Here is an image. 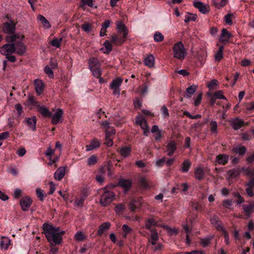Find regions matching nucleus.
I'll list each match as a JSON object with an SVG mask.
<instances>
[{
  "label": "nucleus",
  "mask_w": 254,
  "mask_h": 254,
  "mask_svg": "<svg viewBox=\"0 0 254 254\" xmlns=\"http://www.w3.org/2000/svg\"><path fill=\"white\" fill-rule=\"evenodd\" d=\"M157 221L153 217L145 220L144 227L146 229L151 231L153 226L157 225Z\"/></svg>",
  "instance_id": "nucleus-27"
},
{
  "label": "nucleus",
  "mask_w": 254,
  "mask_h": 254,
  "mask_svg": "<svg viewBox=\"0 0 254 254\" xmlns=\"http://www.w3.org/2000/svg\"><path fill=\"white\" fill-rule=\"evenodd\" d=\"M139 183L140 186L144 189H149L151 187V184L145 177L140 178Z\"/></svg>",
  "instance_id": "nucleus-40"
},
{
  "label": "nucleus",
  "mask_w": 254,
  "mask_h": 254,
  "mask_svg": "<svg viewBox=\"0 0 254 254\" xmlns=\"http://www.w3.org/2000/svg\"><path fill=\"white\" fill-rule=\"evenodd\" d=\"M63 40L62 38L58 39L57 38H54L50 42L51 44L54 47L59 48L61 46V43Z\"/></svg>",
  "instance_id": "nucleus-47"
},
{
  "label": "nucleus",
  "mask_w": 254,
  "mask_h": 254,
  "mask_svg": "<svg viewBox=\"0 0 254 254\" xmlns=\"http://www.w3.org/2000/svg\"><path fill=\"white\" fill-rule=\"evenodd\" d=\"M89 64L90 69L99 68L101 65L99 60L97 58H91L89 60Z\"/></svg>",
  "instance_id": "nucleus-32"
},
{
  "label": "nucleus",
  "mask_w": 254,
  "mask_h": 254,
  "mask_svg": "<svg viewBox=\"0 0 254 254\" xmlns=\"http://www.w3.org/2000/svg\"><path fill=\"white\" fill-rule=\"evenodd\" d=\"M25 121L30 128H31L33 130H35L36 129V124L37 121L36 117L35 116H33L31 118H26Z\"/></svg>",
  "instance_id": "nucleus-30"
},
{
  "label": "nucleus",
  "mask_w": 254,
  "mask_h": 254,
  "mask_svg": "<svg viewBox=\"0 0 254 254\" xmlns=\"http://www.w3.org/2000/svg\"><path fill=\"white\" fill-rule=\"evenodd\" d=\"M35 91L38 95L43 94L45 87L43 81L39 79H36L34 81Z\"/></svg>",
  "instance_id": "nucleus-13"
},
{
  "label": "nucleus",
  "mask_w": 254,
  "mask_h": 254,
  "mask_svg": "<svg viewBox=\"0 0 254 254\" xmlns=\"http://www.w3.org/2000/svg\"><path fill=\"white\" fill-rule=\"evenodd\" d=\"M37 19L42 22V23L44 26L47 27L48 28H50L51 27V25L49 22L43 15L40 14L38 15L37 16Z\"/></svg>",
  "instance_id": "nucleus-44"
},
{
  "label": "nucleus",
  "mask_w": 254,
  "mask_h": 254,
  "mask_svg": "<svg viewBox=\"0 0 254 254\" xmlns=\"http://www.w3.org/2000/svg\"><path fill=\"white\" fill-rule=\"evenodd\" d=\"M84 198L81 197L80 198H76L74 201V204L76 206L82 207L84 204Z\"/></svg>",
  "instance_id": "nucleus-60"
},
{
  "label": "nucleus",
  "mask_w": 254,
  "mask_h": 254,
  "mask_svg": "<svg viewBox=\"0 0 254 254\" xmlns=\"http://www.w3.org/2000/svg\"><path fill=\"white\" fill-rule=\"evenodd\" d=\"M210 131L212 133L217 134V124L216 121H212L210 122Z\"/></svg>",
  "instance_id": "nucleus-45"
},
{
  "label": "nucleus",
  "mask_w": 254,
  "mask_h": 254,
  "mask_svg": "<svg viewBox=\"0 0 254 254\" xmlns=\"http://www.w3.org/2000/svg\"><path fill=\"white\" fill-rule=\"evenodd\" d=\"M92 25L89 23H85L81 25V28L82 30L86 32H89L92 29Z\"/></svg>",
  "instance_id": "nucleus-50"
},
{
  "label": "nucleus",
  "mask_w": 254,
  "mask_h": 254,
  "mask_svg": "<svg viewBox=\"0 0 254 254\" xmlns=\"http://www.w3.org/2000/svg\"><path fill=\"white\" fill-rule=\"evenodd\" d=\"M150 238L148 239V243L152 245H156L157 242L159 240V236L156 229H152L150 231Z\"/></svg>",
  "instance_id": "nucleus-18"
},
{
  "label": "nucleus",
  "mask_w": 254,
  "mask_h": 254,
  "mask_svg": "<svg viewBox=\"0 0 254 254\" xmlns=\"http://www.w3.org/2000/svg\"><path fill=\"white\" fill-rule=\"evenodd\" d=\"M247 151V149L245 146H241L238 147L234 148L232 152L234 153L238 154L239 155H244Z\"/></svg>",
  "instance_id": "nucleus-34"
},
{
  "label": "nucleus",
  "mask_w": 254,
  "mask_h": 254,
  "mask_svg": "<svg viewBox=\"0 0 254 254\" xmlns=\"http://www.w3.org/2000/svg\"><path fill=\"white\" fill-rule=\"evenodd\" d=\"M27 105L38 107L39 105L33 95L31 94H28Z\"/></svg>",
  "instance_id": "nucleus-33"
},
{
  "label": "nucleus",
  "mask_w": 254,
  "mask_h": 254,
  "mask_svg": "<svg viewBox=\"0 0 254 254\" xmlns=\"http://www.w3.org/2000/svg\"><path fill=\"white\" fill-rule=\"evenodd\" d=\"M228 0H213V3L215 7L220 9L224 7L227 3Z\"/></svg>",
  "instance_id": "nucleus-37"
},
{
  "label": "nucleus",
  "mask_w": 254,
  "mask_h": 254,
  "mask_svg": "<svg viewBox=\"0 0 254 254\" xmlns=\"http://www.w3.org/2000/svg\"><path fill=\"white\" fill-rule=\"evenodd\" d=\"M123 230L125 233V235H124V237L125 238H127V235L130 233L131 232V228H130L127 225L124 224L122 227Z\"/></svg>",
  "instance_id": "nucleus-59"
},
{
  "label": "nucleus",
  "mask_w": 254,
  "mask_h": 254,
  "mask_svg": "<svg viewBox=\"0 0 254 254\" xmlns=\"http://www.w3.org/2000/svg\"><path fill=\"white\" fill-rule=\"evenodd\" d=\"M131 151V148L129 146L122 147L118 150V152L120 153L121 155L124 158L128 157L130 155Z\"/></svg>",
  "instance_id": "nucleus-31"
},
{
  "label": "nucleus",
  "mask_w": 254,
  "mask_h": 254,
  "mask_svg": "<svg viewBox=\"0 0 254 254\" xmlns=\"http://www.w3.org/2000/svg\"><path fill=\"white\" fill-rule=\"evenodd\" d=\"M115 194L113 191L105 190L101 196L100 202L102 206H108L113 200Z\"/></svg>",
  "instance_id": "nucleus-4"
},
{
  "label": "nucleus",
  "mask_w": 254,
  "mask_h": 254,
  "mask_svg": "<svg viewBox=\"0 0 254 254\" xmlns=\"http://www.w3.org/2000/svg\"><path fill=\"white\" fill-rule=\"evenodd\" d=\"M166 158L165 157H163L162 158L158 159L156 162V165L158 167H161L166 163Z\"/></svg>",
  "instance_id": "nucleus-63"
},
{
  "label": "nucleus",
  "mask_w": 254,
  "mask_h": 254,
  "mask_svg": "<svg viewBox=\"0 0 254 254\" xmlns=\"http://www.w3.org/2000/svg\"><path fill=\"white\" fill-rule=\"evenodd\" d=\"M100 144L101 141L97 138H94L91 140L89 144L86 145V150L89 151L98 148L100 146Z\"/></svg>",
  "instance_id": "nucleus-14"
},
{
  "label": "nucleus",
  "mask_w": 254,
  "mask_h": 254,
  "mask_svg": "<svg viewBox=\"0 0 254 254\" xmlns=\"http://www.w3.org/2000/svg\"><path fill=\"white\" fill-rule=\"evenodd\" d=\"M245 174L251 179L254 178V169H247L245 170Z\"/></svg>",
  "instance_id": "nucleus-64"
},
{
  "label": "nucleus",
  "mask_w": 254,
  "mask_h": 254,
  "mask_svg": "<svg viewBox=\"0 0 254 254\" xmlns=\"http://www.w3.org/2000/svg\"><path fill=\"white\" fill-rule=\"evenodd\" d=\"M227 174L229 178L233 179L237 177L240 175V170L239 169H233L227 172Z\"/></svg>",
  "instance_id": "nucleus-38"
},
{
  "label": "nucleus",
  "mask_w": 254,
  "mask_h": 254,
  "mask_svg": "<svg viewBox=\"0 0 254 254\" xmlns=\"http://www.w3.org/2000/svg\"><path fill=\"white\" fill-rule=\"evenodd\" d=\"M10 243V240L7 237H2L0 246L1 249H7Z\"/></svg>",
  "instance_id": "nucleus-39"
},
{
  "label": "nucleus",
  "mask_w": 254,
  "mask_h": 254,
  "mask_svg": "<svg viewBox=\"0 0 254 254\" xmlns=\"http://www.w3.org/2000/svg\"><path fill=\"white\" fill-rule=\"evenodd\" d=\"M15 50L14 43L13 42L3 45L1 47L0 51L2 54L6 55L9 54H11L14 53Z\"/></svg>",
  "instance_id": "nucleus-11"
},
{
  "label": "nucleus",
  "mask_w": 254,
  "mask_h": 254,
  "mask_svg": "<svg viewBox=\"0 0 254 254\" xmlns=\"http://www.w3.org/2000/svg\"><path fill=\"white\" fill-rule=\"evenodd\" d=\"M197 86L191 85L188 87L186 89L187 94L185 96L186 97H190L191 95H193L196 90Z\"/></svg>",
  "instance_id": "nucleus-41"
},
{
  "label": "nucleus",
  "mask_w": 254,
  "mask_h": 254,
  "mask_svg": "<svg viewBox=\"0 0 254 254\" xmlns=\"http://www.w3.org/2000/svg\"><path fill=\"white\" fill-rule=\"evenodd\" d=\"M213 238L214 236L211 235L205 238L201 239L200 241V243L203 247H206L210 244L211 240Z\"/></svg>",
  "instance_id": "nucleus-36"
},
{
  "label": "nucleus",
  "mask_w": 254,
  "mask_h": 254,
  "mask_svg": "<svg viewBox=\"0 0 254 254\" xmlns=\"http://www.w3.org/2000/svg\"><path fill=\"white\" fill-rule=\"evenodd\" d=\"M43 229L46 237L49 243L53 245H59L62 241V235L65 231H60V227H55L52 225L45 223Z\"/></svg>",
  "instance_id": "nucleus-1"
},
{
  "label": "nucleus",
  "mask_w": 254,
  "mask_h": 254,
  "mask_svg": "<svg viewBox=\"0 0 254 254\" xmlns=\"http://www.w3.org/2000/svg\"><path fill=\"white\" fill-rule=\"evenodd\" d=\"M197 18L196 14L188 13L187 15L185 16V21L186 23L190 21H194Z\"/></svg>",
  "instance_id": "nucleus-46"
},
{
  "label": "nucleus",
  "mask_w": 254,
  "mask_h": 254,
  "mask_svg": "<svg viewBox=\"0 0 254 254\" xmlns=\"http://www.w3.org/2000/svg\"><path fill=\"white\" fill-rule=\"evenodd\" d=\"M121 34L118 33V34H114L111 36V42L117 46L122 45L127 40V35L125 36L123 34L122 36Z\"/></svg>",
  "instance_id": "nucleus-9"
},
{
  "label": "nucleus",
  "mask_w": 254,
  "mask_h": 254,
  "mask_svg": "<svg viewBox=\"0 0 254 254\" xmlns=\"http://www.w3.org/2000/svg\"><path fill=\"white\" fill-rule=\"evenodd\" d=\"M123 80L121 78H117L114 79L110 84V87L113 90V94L119 95L120 93V90L119 89Z\"/></svg>",
  "instance_id": "nucleus-7"
},
{
  "label": "nucleus",
  "mask_w": 254,
  "mask_h": 254,
  "mask_svg": "<svg viewBox=\"0 0 254 254\" xmlns=\"http://www.w3.org/2000/svg\"><path fill=\"white\" fill-rule=\"evenodd\" d=\"M213 94L216 99H226V97L223 95V92L222 90L217 91Z\"/></svg>",
  "instance_id": "nucleus-54"
},
{
  "label": "nucleus",
  "mask_w": 254,
  "mask_h": 254,
  "mask_svg": "<svg viewBox=\"0 0 254 254\" xmlns=\"http://www.w3.org/2000/svg\"><path fill=\"white\" fill-rule=\"evenodd\" d=\"M230 124L235 130H237L242 127L247 125V124L244 120L238 118L232 119L230 121Z\"/></svg>",
  "instance_id": "nucleus-8"
},
{
  "label": "nucleus",
  "mask_w": 254,
  "mask_h": 254,
  "mask_svg": "<svg viewBox=\"0 0 254 254\" xmlns=\"http://www.w3.org/2000/svg\"><path fill=\"white\" fill-rule=\"evenodd\" d=\"M38 111L44 117H51L52 113L46 108L45 106H38Z\"/></svg>",
  "instance_id": "nucleus-26"
},
{
  "label": "nucleus",
  "mask_w": 254,
  "mask_h": 254,
  "mask_svg": "<svg viewBox=\"0 0 254 254\" xmlns=\"http://www.w3.org/2000/svg\"><path fill=\"white\" fill-rule=\"evenodd\" d=\"M24 37V35H22L20 41H17L19 39V35L18 34L12 35H7L5 37L7 42L9 43H14V48L15 49L14 53L20 56L24 55L27 51L26 46L21 42Z\"/></svg>",
  "instance_id": "nucleus-2"
},
{
  "label": "nucleus",
  "mask_w": 254,
  "mask_h": 254,
  "mask_svg": "<svg viewBox=\"0 0 254 254\" xmlns=\"http://www.w3.org/2000/svg\"><path fill=\"white\" fill-rule=\"evenodd\" d=\"M117 28L118 29V33H123L125 36L127 35L128 30L125 25V24L122 21L117 22Z\"/></svg>",
  "instance_id": "nucleus-29"
},
{
  "label": "nucleus",
  "mask_w": 254,
  "mask_h": 254,
  "mask_svg": "<svg viewBox=\"0 0 254 254\" xmlns=\"http://www.w3.org/2000/svg\"><path fill=\"white\" fill-rule=\"evenodd\" d=\"M229 156L225 154H220L216 156L215 165H225L229 161Z\"/></svg>",
  "instance_id": "nucleus-12"
},
{
  "label": "nucleus",
  "mask_w": 254,
  "mask_h": 254,
  "mask_svg": "<svg viewBox=\"0 0 254 254\" xmlns=\"http://www.w3.org/2000/svg\"><path fill=\"white\" fill-rule=\"evenodd\" d=\"M223 49H224V47L223 46H221L219 48V50L218 51V52L216 53V54L215 55V59L216 61L219 62L223 59Z\"/></svg>",
  "instance_id": "nucleus-42"
},
{
  "label": "nucleus",
  "mask_w": 254,
  "mask_h": 254,
  "mask_svg": "<svg viewBox=\"0 0 254 254\" xmlns=\"http://www.w3.org/2000/svg\"><path fill=\"white\" fill-rule=\"evenodd\" d=\"M65 167H59L54 174V178L58 181H60L64 176L65 173Z\"/></svg>",
  "instance_id": "nucleus-21"
},
{
  "label": "nucleus",
  "mask_w": 254,
  "mask_h": 254,
  "mask_svg": "<svg viewBox=\"0 0 254 254\" xmlns=\"http://www.w3.org/2000/svg\"><path fill=\"white\" fill-rule=\"evenodd\" d=\"M136 124L139 126L143 130V133L147 136L149 132V127L145 119L142 116H138L136 117Z\"/></svg>",
  "instance_id": "nucleus-6"
},
{
  "label": "nucleus",
  "mask_w": 254,
  "mask_h": 254,
  "mask_svg": "<svg viewBox=\"0 0 254 254\" xmlns=\"http://www.w3.org/2000/svg\"><path fill=\"white\" fill-rule=\"evenodd\" d=\"M233 195L234 197L238 198L237 200L236 201L237 204H240L244 202V198L241 195L239 192H234L233 193Z\"/></svg>",
  "instance_id": "nucleus-53"
},
{
  "label": "nucleus",
  "mask_w": 254,
  "mask_h": 254,
  "mask_svg": "<svg viewBox=\"0 0 254 254\" xmlns=\"http://www.w3.org/2000/svg\"><path fill=\"white\" fill-rule=\"evenodd\" d=\"M64 114L63 111L61 109H58L56 113L51 116L52 117V124L53 125L58 124L61 119L62 118Z\"/></svg>",
  "instance_id": "nucleus-16"
},
{
  "label": "nucleus",
  "mask_w": 254,
  "mask_h": 254,
  "mask_svg": "<svg viewBox=\"0 0 254 254\" xmlns=\"http://www.w3.org/2000/svg\"><path fill=\"white\" fill-rule=\"evenodd\" d=\"M53 68L50 67L49 65L46 66L44 68V71L46 74L51 78H53L54 77V72L52 70Z\"/></svg>",
  "instance_id": "nucleus-49"
},
{
  "label": "nucleus",
  "mask_w": 254,
  "mask_h": 254,
  "mask_svg": "<svg viewBox=\"0 0 254 254\" xmlns=\"http://www.w3.org/2000/svg\"><path fill=\"white\" fill-rule=\"evenodd\" d=\"M32 200L28 196L23 197L20 201V205L23 211H27L32 203Z\"/></svg>",
  "instance_id": "nucleus-10"
},
{
  "label": "nucleus",
  "mask_w": 254,
  "mask_h": 254,
  "mask_svg": "<svg viewBox=\"0 0 254 254\" xmlns=\"http://www.w3.org/2000/svg\"><path fill=\"white\" fill-rule=\"evenodd\" d=\"M106 135L114 136L116 133V130L112 127H110L105 130Z\"/></svg>",
  "instance_id": "nucleus-51"
},
{
  "label": "nucleus",
  "mask_w": 254,
  "mask_h": 254,
  "mask_svg": "<svg viewBox=\"0 0 254 254\" xmlns=\"http://www.w3.org/2000/svg\"><path fill=\"white\" fill-rule=\"evenodd\" d=\"M113 136H110L106 135L105 136V142L104 144H105L107 146L110 147L112 146L113 144Z\"/></svg>",
  "instance_id": "nucleus-57"
},
{
  "label": "nucleus",
  "mask_w": 254,
  "mask_h": 254,
  "mask_svg": "<svg viewBox=\"0 0 254 254\" xmlns=\"http://www.w3.org/2000/svg\"><path fill=\"white\" fill-rule=\"evenodd\" d=\"M193 5L195 7L198 9L200 12L203 14L208 13L209 10V6L204 4L202 2L198 1H194Z\"/></svg>",
  "instance_id": "nucleus-15"
},
{
  "label": "nucleus",
  "mask_w": 254,
  "mask_h": 254,
  "mask_svg": "<svg viewBox=\"0 0 254 254\" xmlns=\"http://www.w3.org/2000/svg\"><path fill=\"white\" fill-rule=\"evenodd\" d=\"M111 224L109 222H106L102 223L99 227L97 231V234L99 236H102L104 232L107 231L110 229Z\"/></svg>",
  "instance_id": "nucleus-28"
},
{
  "label": "nucleus",
  "mask_w": 254,
  "mask_h": 254,
  "mask_svg": "<svg viewBox=\"0 0 254 254\" xmlns=\"http://www.w3.org/2000/svg\"><path fill=\"white\" fill-rule=\"evenodd\" d=\"M163 35L159 32H156L154 35V40L155 42H160L164 40Z\"/></svg>",
  "instance_id": "nucleus-48"
},
{
  "label": "nucleus",
  "mask_w": 254,
  "mask_h": 254,
  "mask_svg": "<svg viewBox=\"0 0 254 254\" xmlns=\"http://www.w3.org/2000/svg\"><path fill=\"white\" fill-rule=\"evenodd\" d=\"M87 5L89 7H93V0H81V4L80 5V7H82L83 9H85L84 5Z\"/></svg>",
  "instance_id": "nucleus-55"
},
{
  "label": "nucleus",
  "mask_w": 254,
  "mask_h": 254,
  "mask_svg": "<svg viewBox=\"0 0 254 254\" xmlns=\"http://www.w3.org/2000/svg\"><path fill=\"white\" fill-rule=\"evenodd\" d=\"M191 162L188 159L185 160L182 164L181 171L183 173L188 172L190 168Z\"/></svg>",
  "instance_id": "nucleus-35"
},
{
  "label": "nucleus",
  "mask_w": 254,
  "mask_h": 254,
  "mask_svg": "<svg viewBox=\"0 0 254 254\" xmlns=\"http://www.w3.org/2000/svg\"><path fill=\"white\" fill-rule=\"evenodd\" d=\"M97 162L98 159L95 155H91L87 159V164L89 166L95 165L96 164H97Z\"/></svg>",
  "instance_id": "nucleus-43"
},
{
  "label": "nucleus",
  "mask_w": 254,
  "mask_h": 254,
  "mask_svg": "<svg viewBox=\"0 0 254 254\" xmlns=\"http://www.w3.org/2000/svg\"><path fill=\"white\" fill-rule=\"evenodd\" d=\"M90 70L92 71V74L94 76L96 77V78L100 77L101 74H102V71H101L100 67L92 69Z\"/></svg>",
  "instance_id": "nucleus-58"
},
{
  "label": "nucleus",
  "mask_w": 254,
  "mask_h": 254,
  "mask_svg": "<svg viewBox=\"0 0 254 254\" xmlns=\"http://www.w3.org/2000/svg\"><path fill=\"white\" fill-rule=\"evenodd\" d=\"M232 37V34L229 32L226 29L223 28L222 30V33L220 41L222 43L227 42Z\"/></svg>",
  "instance_id": "nucleus-22"
},
{
  "label": "nucleus",
  "mask_w": 254,
  "mask_h": 254,
  "mask_svg": "<svg viewBox=\"0 0 254 254\" xmlns=\"http://www.w3.org/2000/svg\"><path fill=\"white\" fill-rule=\"evenodd\" d=\"M106 51L104 52V53L109 54L112 50V45L109 41H106L104 44Z\"/></svg>",
  "instance_id": "nucleus-56"
},
{
  "label": "nucleus",
  "mask_w": 254,
  "mask_h": 254,
  "mask_svg": "<svg viewBox=\"0 0 254 254\" xmlns=\"http://www.w3.org/2000/svg\"><path fill=\"white\" fill-rule=\"evenodd\" d=\"M194 178L199 181L202 180L204 177V171L201 167H197L194 171Z\"/></svg>",
  "instance_id": "nucleus-23"
},
{
  "label": "nucleus",
  "mask_w": 254,
  "mask_h": 254,
  "mask_svg": "<svg viewBox=\"0 0 254 254\" xmlns=\"http://www.w3.org/2000/svg\"><path fill=\"white\" fill-rule=\"evenodd\" d=\"M174 57L180 60H184L187 55V52L181 42L174 44L173 48Z\"/></svg>",
  "instance_id": "nucleus-3"
},
{
  "label": "nucleus",
  "mask_w": 254,
  "mask_h": 254,
  "mask_svg": "<svg viewBox=\"0 0 254 254\" xmlns=\"http://www.w3.org/2000/svg\"><path fill=\"white\" fill-rule=\"evenodd\" d=\"M233 16V15L231 13H228L225 15L224 17V20L225 22L229 25H231L232 24V18Z\"/></svg>",
  "instance_id": "nucleus-61"
},
{
  "label": "nucleus",
  "mask_w": 254,
  "mask_h": 254,
  "mask_svg": "<svg viewBox=\"0 0 254 254\" xmlns=\"http://www.w3.org/2000/svg\"><path fill=\"white\" fill-rule=\"evenodd\" d=\"M118 185L125 190H128L132 185V182L130 180L121 179L119 180Z\"/></svg>",
  "instance_id": "nucleus-24"
},
{
  "label": "nucleus",
  "mask_w": 254,
  "mask_h": 254,
  "mask_svg": "<svg viewBox=\"0 0 254 254\" xmlns=\"http://www.w3.org/2000/svg\"><path fill=\"white\" fill-rule=\"evenodd\" d=\"M244 218H249L251 217L252 214L254 213V202L250 201L248 204L242 205Z\"/></svg>",
  "instance_id": "nucleus-5"
},
{
  "label": "nucleus",
  "mask_w": 254,
  "mask_h": 254,
  "mask_svg": "<svg viewBox=\"0 0 254 254\" xmlns=\"http://www.w3.org/2000/svg\"><path fill=\"white\" fill-rule=\"evenodd\" d=\"M246 185L247 186V188L246 190L247 194L251 197H253L254 193L253 189H254V178L250 179Z\"/></svg>",
  "instance_id": "nucleus-20"
},
{
  "label": "nucleus",
  "mask_w": 254,
  "mask_h": 254,
  "mask_svg": "<svg viewBox=\"0 0 254 254\" xmlns=\"http://www.w3.org/2000/svg\"><path fill=\"white\" fill-rule=\"evenodd\" d=\"M36 194H37V196L38 197V198H39V199L41 201H43L44 200L45 196V195L44 194V191L42 190L40 188H37L36 189Z\"/></svg>",
  "instance_id": "nucleus-52"
},
{
  "label": "nucleus",
  "mask_w": 254,
  "mask_h": 254,
  "mask_svg": "<svg viewBox=\"0 0 254 254\" xmlns=\"http://www.w3.org/2000/svg\"><path fill=\"white\" fill-rule=\"evenodd\" d=\"M75 239L77 241H82L84 240L85 237L83 234L81 232H77L75 235Z\"/></svg>",
  "instance_id": "nucleus-62"
},
{
  "label": "nucleus",
  "mask_w": 254,
  "mask_h": 254,
  "mask_svg": "<svg viewBox=\"0 0 254 254\" xmlns=\"http://www.w3.org/2000/svg\"><path fill=\"white\" fill-rule=\"evenodd\" d=\"M144 64L149 68L154 66L155 59L152 55H148L144 60Z\"/></svg>",
  "instance_id": "nucleus-25"
},
{
  "label": "nucleus",
  "mask_w": 254,
  "mask_h": 254,
  "mask_svg": "<svg viewBox=\"0 0 254 254\" xmlns=\"http://www.w3.org/2000/svg\"><path fill=\"white\" fill-rule=\"evenodd\" d=\"M177 149V144L174 141H170L166 145V151L169 156L173 155Z\"/></svg>",
  "instance_id": "nucleus-17"
},
{
  "label": "nucleus",
  "mask_w": 254,
  "mask_h": 254,
  "mask_svg": "<svg viewBox=\"0 0 254 254\" xmlns=\"http://www.w3.org/2000/svg\"><path fill=\"white\" fill-rule=\"evenodd\" d=\"M15 30V25L13 23L5 22L3 24L2 31L7 34H12L14 33Z\"/></svg>",
  "instance_id": "nucleus-19"
}]
</instances>
